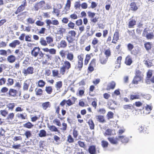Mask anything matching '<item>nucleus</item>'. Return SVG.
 <instances>
[{"label": "nucleus", "mask_w": 154, "mask_h": 154, "mask_svg": "<svg viewBox=\"0 0 154 154\" xmlns=\"http://www.w3.org/2000/svg\"><path fill=\"white\" fill-rule=\"evenodd\" d=\"M81 89H82L79 91V94L80 96H82L84 94L85 88L84 87H82L81 88Z\"/></svg>", "instance_id": "58"}, {"label": "nucleus", "mask_w": 154, "mask_h": 154, "mask_svg": "<svg viewBox=\"0 0 154 154\" xmlns=\"http://www.w3.org/2000/svg\"><path fill=\"white\" fill-rule=\"evenodd\" d=\"M130 99L132 101L134 100L139 99L140 96L138 94L135 93L134 94H131L129 95Z\"/></svg>", "instance_id": "25"}, {"label": "nucleus", "mask_w": 154, "mask_h": 154, "mask_svg": "<svg viewBox=\"0 0 154 154\" xmlns=\"http://www.w3.org/2000/svg\"><path fill=\"white\" fill-rule=\"evenodd\" d=\"M45 56L47 57V59L43 60L42 63L44 65H48L50 64L48 61L52 59V56L49 54H46Z\"/></svg>", "instance_id": "19"}, {"label": "nucleus", "mask_w": 154, "mask_h": 154, "mask_svg": "<svg viewBox=\"0 0 154 154\" xmlns=\"http://www.w3.org/2000/svg\"><path fill=\"white\" fill-rule=\"evenodd\" d=\"M144 46L147 51L151 49L152 48V44L151 42H146L144 44Z\"/></svg>", "instance_id": "37"}, {"label": "nucleus", "mask_w": 154, "mask_h": 154, "mask_svg": "<svg viewBox=\"0 0 154 154\" xmlns=\"http://www.w3.org/2000/svg\"><path fill=\"white\" fill-rule=\"evenodd\" d=\"M76 35V32L74 30H70L68 32L66 38L69 43V44L73 42L75 40Z\"/></svg>", "instance_id": "3"}, {"label": "nucleus", "mask_w": 154, "mask_h": 154, "mask_svg": "<svg viewBox=\"0 0 154 154\" xmlns=\"http://www.w3.org/2000/svg\"><path fill=\"white\" fill-rule=\"evenodd\" d=\"M143 79V77L134 76L132 81V83L134 85H137Z\"/></svg>", "instance_id": "17"}, {"label": "nucleus", "mask_w": 154, "mask_h": 154, "mask_svg": "<svg viewBox=\"0 0 154 154\" xmlns=\"http://www.w3.org/2000/svg\"><path fill=\"white\" fill-rule=\"evenodd\" d=\"M42 106L44 109L46 110L48 108L51 107V104L49 102H46L42 103Z\"/></svg>", "instance_id": "36"}, {"label": "nucleus", "mask_w": 154, "mask_h": 154, "mask_svg": "<svg viewBox=\"0 0 154 154\" xmlns=\"http://www.w3.org/2000/svg\"><path fill=\"white\" fill-rule=\"evenodd\" d=\"M145 64L146 65L148 68L152 66V63L150 60L148 59L145 61Z\"/></svg>", "instance_id": "64"}, {"label": "nucleus", "mask_w": 154, "mask_h": 154, "mask_svg": "<svg viewBox=\"0 0 154 154\" xmlns=\"http://www.w3.org/2000/svg\"><path fill=\"white\" fill-rule=\"evenodd\" d=\"M34 69L32 66H28L27 69H24L22 73L25 76H26L28 75L32 74L34 73Z\"/></svg>", "instance_id": "8"}, {"label": "nucleus", "mask_w": 154, "mask_h": 154, "mask_svg": "<svg viewBox=\"0 0 154 154\" xmlns=\"http://www.w3.org/2000/svg\"><path fill=\"white\" fill-rule=\"evenodd\" d=\"M7 68V65L6 64H2L0 65V73L3 72V69H5Z\"/></svg>", "instance_id": "59"}, {"label": "nucleus", "mask_w": 154, "mask_h": 154, "mask_svg": "<svg viewBox=\"0 0 154 154\" xmlns=\"http://www.w3.org/2000/svg\"><path fill=\"white\" fill-rule=\"evenodd\" d=\"M101 144L102 146L105 148L108 146V143L106 141L103 140L101 142Z\"/></svg>", "instance_id": "57"}, {"label": "nucleus", "mask_w": 154, "mask_h": 154, "mask_svg": "<svg viewBox=\"0 0 154 154\" xmlns=\"http://www.w3.org/2000/svg\"><path fill=\"white\" fill-rule=\"evenodd\" d=\"M72 99L73 101H72L70 99H69L67 100L65 99L63 100L60 103V105L62 106H64L65 104L66 103V105L68 106H71L74 104L76 98L74 97H72Z\"/></svg>", "instance_id": "5"}, {"label": "nucleus", "mask_w": 154, "mask_h": 154, "mask_svg": "<svg viewBox=\"0 0 154 154\" xmlns=\"http://www.w3.org/2000/svg\"><path fill=\"white\" fill-rule=\"evenodd\" d=\"M40 43L41 45L44 46H46L48 45L46 41L43 37H42L41 38L40 41Z\"/></svg>", "instance_id": "49"}, {"label": "nucleus", "mask_w": 154, "mask_h": 154, "mask_svg": "<svg viewBox=\"0 0 154 154\" xmlns=\"http://www.w3.org/2000/svg\"><path fill=\"white\" fill-rule=\"evenodd\" d=\"M18 92L17 90L13 88H11L9 89L8 94V96L15 97L17 96Z\"/></svg>", "instance_id": "10"}, {"label": "nucleus", "mask_w": 154, "mask_h": 154, "mask_svg": "<svg viewBox=\"0 0 154 154\" xmlns=\"http://www.w3.org/2000/svg\"><path fill=\"white\" fill-rule=\"evenodd\" d=\"M119 39V32L118 31H116L115 32L113 38V39L112 40V43L116 44L117 42Z\"/></svg>", "instance_id": "13"}, {"label": "nucleus", "mask_w": 154, "mask_h": 154, "mask_svg": "<svg viewBox=\"0 0 154 154\" xmlns=\"http://www.w3.org/2000/svg\"><path fill=\"white\" fill-rule=\"evenodd\" d=\"M136 21L132 18H130L128 23V27L129 28H134V26L136 24Z\"/></svg>", "instance_id": "29"}, {"label": "nucleus", "mask_w": 154, "mask_h": 154, "mask_svg": "<svg viewBox=\"0 0 154 154\" xmlns=\"http://www.w3.org/2000/svg\"><path fill=\"white\" fill-rule=\"evenodd\" d=\"M135 76L143 77V75L142 73V72L140 70H136L135 72Z\"/></svg>", "instance_id": "52"}, {"label": "nucleus", "mask_w": 154, "mask_h": 154, "mask_svg": "<svg viewBox=\"0 0 154 154\" xmlns=\"http://www.w3.org/2000/svg\"><path fill=\"white\" fill-rule=\"evenodd\" d=\"M45 91L48 94H51L53 91L52 87L50 86H46Z\"/></svg>", "instance_id": "32"}, {"label": "nucleus", "mask_w": 154, "mask_h": 154, "mask_svg": "<svg viewBox=\"0 0 154 154\" xmlns=\"http://www.w3.org/2000/svg\"><path fill=\"white\" fill-rule=\"evenodd\" d=\"M52 75L53 77H57L58 78L60 77L59 76V71L57 70L54 69L52 71Z\"/></svg>", "instance_id": "51"}, {"label": "nucleus", "mask_w": 154, "mask_h": 154, "mask_svg": "<svg viewBox=\"0 0 154 154\" xmlns=\"http://www.w3.org/2000/svg\"><path fill=\"white\" fill-rule=\"evenodd\" d=\"M148 126H140L139 128V130L140 132L147 133V128Z\"/></svg>", "instance_id": "48"}, {"label": "nucleus", "mask_w": 154, "mask_h": 154, "mask_svg": "<svg viewBox=\"0 0 154 154\" xmlns=\"http://www.w3.org/2000/svg\"><path fill=\"white\" fill-rule=\"evenodd\" d=\"M31 55L34 57H36L39 55L38 59H41L44 56V54L40 51L39 47H34L31 52Z\"/></svg>", "instance_id": "2"}, {"label": "nucleus", "mask_w": 154, "mask_h": 154, "mask_svg": "<svg viewBox=\"0 0 154 154\" xmlns=\"http://www.w3.org/2000/svg\"><path fill=\"white\" fill-rule=\"evenodd\" d=\"M25 41L27 42H32V35H26L25 37Z\"/></svg>", "instance_id": "54"}, {"label": "nucleus", "mask_w": 154, "mask_h": 154, "mask_svg": "<svg viewBox=\"0 0 154 154\" xmlns=\"http://www.w3.org/2000/svg\"><path fill=\"white\" fill-rule=\"evenodd\" d=\"M84 57V54H81L77 56L78 61L83 62Z\"/></svg>", "instance_id": "62"}, {"label": "nucleus", "mask_w": 154, "mask_h": 154, "mask_svg": "<svg viewBox=\"0 0 154 154\" xmlns=\"http://www.w3.org/2000/svg\"><path fill=\"white\" fill-rule=\"evenodd\" d=\"M88 16L89 18H90L91 21L93 23H95L98 21V20L99 19V17H95L96 13L91 12L90 11H88L87 12Z\"/></svg>", "instance_id": "7"}, {"label": "nucleus", "mask_w": 154, "mask_h": 154, "mask_svg": "<svg viewBox=\"0 0 154 154\" xmlns=\"http://www.w3.org/2000/svg\"><path fill=\"white\" fill-rule=\"evenodd\" d=\"M130 9L131 10L136 11L138 9V7L136 4V3L134 2H131L130 5Z\"/></svg>", "instance_id": "31"}, {"label": "nucleus", "mask_w": 154, "mask_h": 154, "mask_svg": "<svg viewBox=\"0 0 154 154\" xmlns=\"http://www.w3.org/2000/svg\"><path fill=\"white\" fill-rule=\"evenodd\" d=\"M27 5L26 0H24L22 2L21 5L19 6L17 8V10L15 12L14 14H18L24 10Z\"/></svg>", "instance_id": "6"}, {"label": "nucleus", "mask_w": 154, "mask_h": 154, "mask_svg": "<svg viewBox=\"0 0 154 154\" xmlns=\"http://www.w3.org/2000/svg\"><path fill=\"white\" fill-rule=\"evenodd\" d=\"M16 60V58L14 55H11L8 56L7 58L8 61L10 63H14Z\"/></svg>", "instance_id": "26"}, {"label": "nucleus", "mask_w": 154, "mask_h": 154, "mask_svg": "<svg viewBox=\"0 0 154 154\" xmlns=\"http://www.w3.org/2000/svg\"><path fill=\"white\" fill-rule=\"evenodd\" d=\"M104 54L106 55V57H108L110 56L111 53V51L109 48L105 50Z\"/></svg>", "instance_id": "63"}, {"label": "nucleus", "mask_w": 154, "mask_h": 154, "mask_svg": "<svg viewBox=\"0 0 154 154\" xmlns=\"http://www.w3.org/2000/svg\"><path fill=\"white\" fill-rule=\"evenodd\" d=\"M132 62V58L130 55H128L125 57V63L127 65H131Z\"/></svg>", "instance_id": "23"}, {"label": "nucleus", "mask_w": 154, "mask_h": 154, "mask_svg": "<svg viewBox=\"0 0 154 154\" xmlns=\"http://www.w3.org/2000/svg\"><path fill=\"white\" fill-rule=\"evenodd\" d=\"M71 6V1L70 0H67L66 3L65 5L64 9L66 11H69L70 9Z\"/></svg>", "instance_id": "44"}, {"label": "nucleus", "mask_w": 154, "mask_h": 154, "mask_svg": "<svg viewBox=\"0 0 154 154\" xmlns=\"http://www.w3.org/2000/svg\"><path fill=\"white\" fill-rule=\"evenodd\" d=\"M106 116L108 119H112L113 118L114 113L112 112L109 111L108 112Z\"/></svg>", "instance_id": "53"}, {"label": "nucleus", "mask_w": 154, "mask_h": 154, "mask_svg": "<svg viewBox=\"0 0 154 154\" xmlns=\"http://www.w3.org/2000/svg\"><path fill=\"white\" fill-rule=\"evenodd\" d=\"M15 104L14 103H9L7 105V107L9 110L12 111L15 106Z\"/></svg>", "instance_id": "47"}, {"label": "nucleus", "mask_w": 154, "mask_h": 154, "mask_svg": "<svg viewBox=\"0 0 154 154\" xmlns=\"http://www.w3.org/2000/svg\"><path fill=\"white\" fill-rule=\"evenodd\" d=\"M152 107L151 105H146L145 109L143 111V113L145 114H149L152 109Z\"/></svg>", "instance_id": "24"}, {"label": "nucleus", "mask_w": 154, "mask_h": 154, "mask_svg": "<svg viewBox=\"0 0 154 154\" xmlns=\"http://www.w3.org/2000/svg\"><path fill=\"white\" fill-rule=\"evenodd\" d=\"M68 26L69 29H74L75 26V24L72 21H70L68 24Z\"/></svg>", "instance_id": "60"}, {"label": "nucleus", "mask_w": 154, "mask_h": 154, "mask_svg": "<svg viewBox=\"0 0 154 154\" xmlns=\"http://www.w3.org/2000/svg\"><path fill=\"white\" fill-rule=\"evenodd\" d=\"M26 11H25L23 12L20 13L17 16V19L20 21H22L26 17L25 13H26Z\"/></svg>", "instance_id": "22"}, {"label": "nucleus", "mask_w": 154, "mask_h": 154, "mask_svg": "<svg viewBox=\"0 0 154 154\" xmlns=\"http://www.w3.org/2000/svg\"><path fill=\"white\" fill-rule=\"evenodd\" d=\"M46 39L47 44H49L50 47H53L54 46V43H52L53 42V38L51 36H49L46 37Z\"/></svg>", "instance_id": "15"}, {"label": "nucleus", "mask_w": 154, "mask_h": 154, "mask_svg": "<svg viewBox=\"0 0 154 154\" xmlns=\"http://www.w3.org/2000/svg\"><path fill=\"white\" fill-rule=\"evenodd\" d=\"M142 36L145 37L148 40H151L154 38V34L151 30L148 28L144 29L142 33Z\"/></svg>", "instance_id": "4"}, {"label": "nucleus", "mask_w": 154, "mask_h": 154, "mask_svg": "<svg viewBox=\"0 0 154 154\" xmlns=\"http://www.w3.org/2000/svg\"><path fill=\"white\" fill-rule=\"evenodd\" d=\"M8 82L7 85L8 86H11L13 85L14 83V81L13 79L9 78L7 80Z\"/></svg>", "instance_id": "56"}, {"label": "nucleus", "mask_w": 154, "mask_h": 154, "mask_svg": "<svg viewBox=\"0 0 154 154\" xmlns=\"http://www.w3.org/2000/svg\"><path fill=\"white\" fill-rule=\"evenodd\" d=\"M91 58V57L89 54H87L86 55L85 57L84 60V65L86 66L89 63V62Z\"/></svg>", "instance_id": "45"}, {"label": "nucleus", "mask_w": 154, "mask_h": 154, "mask_svg": "<svg viewBox=\"0 0 154 154\" xmlns=\"http://www.w3.org/2000/svg\"><path fill=\"white\" fill-rule=\"evenodd\" d=\"M96 66V59H93L91 61L88 68V72H91L94 70V67Z\"/></svg>", "instance_id": "9"}, {"label": "nucleus", "mask_w": 154, "mask_h": 154, "mask_svg": "<svg viewBox=\"0 0 154 154\" xmlns=\"http://www.w3.org/2000/svg\"><path fill=\"white\" fill-rule=\"evenodd\" d=\"M68 52V50L65 51L62 50L59 52V54L62 58H64L66 57V56L67 55V54Z\"/></svg>", "instance_id": "46"}, {"label": "nucleus", "mask_w": 154, "mask_h": 154, "mask_svg": "<svg viewBox=\"0 0 154 154\" xmlns=\"http://www.w3.org/2000/svg\"><path fill=\"white\" fill-rule=\"evenodd\" d=\"M59 45L60 48H66L67 46V42L65 40H62L59 44Z\"/></svg>", "instance_id": "34"}, {"label": "nucleus", "mask_w": 154, "mask_h": 154, "mask_svg": "<svg viewBox=\"0 0 154 154\" xmlns=\"http://www.w3.org/2000/svg\"><path fill=\"white\" fill-rule=\"evenodd\" d=\"M119 141H121L122 143H128L129 140L128 138L125 136H119Z\"/></svg>", "instance_id": "21"}, {"label": "nucleus", "mask_w": 154, "mask_h": 154, "mask_svg": "<svg viewBox=\"0 0 154 154\" xmlns=\"http://www.w3.org/2000/svg\"><path fill=\"white\" fill-rule=\"evenodd\" d=\"M83 62H82L81 61H77V68L79 70L81 71L82 70L83 66Z\"/></svg>", "instance_id": "50"}, {"label": "nucleus", "mask_w": 154, "mask_h": 154, "mask_svg": "<svg viewBox=\"0 0 154 154\" xmlns=\"http://www.w3.org/2000/svg\"><path fill=\"white\" fill-rule=\"evenodd\" d=\"M88 150L89 152L91 154H95L96 150L95 146H90Z\"/></svg>", "instance_id": "42"}, {"label": "nucleus", "mask_w": 154, "mask_h": 154, "mask_svg": "<svg viewBox=\"0 0 154 154\" xmlns=\"http://www.w3.org/2000/svg\"><path fill=\"white\" fill-rule=\"evenodd\" d=\"M29 86V83H28L27 80L25 81L23 83V91H28Z\"/></svg>", "instance_id": "40"}, {"label": "nucleus", "mask_w": 154, "mask_h": 154, "mask_svg": "<svg viewBox=\"0 0 154 154\" xmlns=\"http://www.w3.org/2000/svg\"><path fill=\"white\" fill-rule=\"evenodd\" d=\"M108 58L105 56L101 55L100 56L99 61L102 64H105L107 61Z\"/></svg>", "instance_id": "28"}, {"label": "nucleus", "mask_w": 154, "mask_h": 154, "mask_svg": "<svg viewBox=\"0 0 154 154\" xmlns=\"http://www.w3.org/2000/svg\"><path fill=\"white\" fill-rule=\"evenodd\" d=\"M45 4V2L44 1H42L35 4L34 6L35 10L37 11L38 10L42 7Z\"/></svg>", "instance_id": "11"}, {"label": "nucleus", "mask_w": 154, "mask_h": 154, "mask_svg": "<svg viewBox=\"0 0 154 154\" xmlns=\"http://www.w3.org/2000/svg\"><path fill=\"white\" fill-rule=\"evenodd\" d=\"M37 84L38 87L40 88H43L45 85V82L42 80H40L38 81Z\"/></svg>", "instance_id": "43"}, {"label": "nucleus", "mask_w": 154, "mask_h": 154, "mask_svg": "<svg viewBox=\"0 0 154 154\" xmlns=\"http://www.w3.org/2000/svg\"><path fill=\"white\" fill-rule=\"evenodd\" d=\"M42 50L44 52H49L50 54H55L56 53V50L54 48L49 49L48 48H42Z\"/></svg>", "instance_id": "14"}, {"label": "nucleus", "mask_w": 154, "mask_h": 154, "mask_svg": "<svg viewBox=\"0 0 154 154\" xmlns=\"http://www.w3.org/2000/svg\"><path fill=\"white\" fill-rule=\"evenodd\" d=\"M62 64V66L60 68V74L63 75L69 72V69L71 67V65L69 61L66 60H63V63Z\"/></svg>", "instance_id": "1"}, {"label": "nucleus", "mask_w": 154, "mask_h": 154, "mask_svg": "<svg viewBox=\"0 0 154 154\" xmlns=\"http://www.w3.org/2000/svg\"><path fill=\"white\" fill-rule=\"evenodd\" d=\"M81 6L80 2H76L74 4V7L75 9H79Z\"/></svg>", "instance_id": "61"}, {"label": "nucleus", "mask_w": 154, "mask_h": 154, "mask_svg": "<svg viewBox=\"0 0 154 154\" xmlns=\"http://www.w3.org/2000/svg\"><path fill=\"white\" fill-rule=\"evenodd\" d=\"M115 134V132L114 130L108 129L104 133V135L105 136L106 135H113Z\"/></svg>", "instance_id": "30"}, {"label": "nucleus", "mask_w": 154, "mask_h": 154, "mask_svg": "<svg viewBox=\"0 0 154 154\" xmlns=\"http://www.w3.org/2000/svg\"><path fill=\"white\" fill-rule=\"evenodd\" d=\"M63 83L62 81H59L57 82L55 84V87L57 91H61L60 89L62 87Z\"/></svg>", "instance_id": "27"}, {"label": "nucleus", "mask_w": 154, "mask_h": 154, "mask_svg": "<svg viewBox=\"0 0 154 154\" xmlns=\"http://www.w3.org/2000/svg\"><path fill=\"white\" fill-rule=\"evenodd\" d=\"M109 141L112 144H117L119 141V136L116 137H109L108 138Z\"/></svg>", "instance_id": "18"}, {"label": "nucleus", "mask_w": 154, "mask_h": 154, "mask_svg": "<svg viewBox=\"0 0 154 154\" xmlns=\"http://www.w3.org/2000/svg\"><path fill=\"white\" fill-rule=\"evenodd\" d=\"M35 94L37 96H41L42 95L43 93V91L41 88H39L35 90Z\"/></svg>", "instance_id": "41"}, {"label": "nucleus", "mask_w": 154, "mask_h": 154, "mask_svg": "<svg viewBox=\"0 0 154 154\" xmlns=\"http://www.w3.org/2000/svg\"><path fill=\"white\" fill-rule=\"evenodd\" d=\"M97 120L100 123H104L106 122L104 116L101 115H98L96 116Z\"/></svg>", "instance_id": "33"}, {"label": "nucleus", "mask_w": 154, "mask_h": 154, "mask_svg": "<svg viewBox=\"0 0 154 154\" xmlns=\"http://www.w3.org/2000/svg\"><path fill=\"white\" fill-rule=\"evenodd\" d=\"M54 61L57 65H59L61 61L60 57L58 55H56L54 57Z\"/></svg>", "instance_id": "38"}, {"label": "nucleus", "mask_w": 154, "mask_h": 154, "mask_svg": "<svg viewBox=\"0 0 154 154\" xmlns=\"http://www.w3.org/2000/svg\"><path fill=\"white\" fill-rule=\"evenodd\" d=\"M17 116L18 118H20L23 119H25L27 117V115L25 113L23 114H18Z\"/></svg>", "instance_id": "55"}, {"label": "nucleus", "mask_w": 154, "mask_h": 154, "mask_svg": "<svg viewBox=\"0 0 154 154\" xmlns=\"http://www.w3.org/2000/svg\"><path fill=\"white\" fill-rule=\"evenodd\" d=\"M123 107L125 110H131L134 107L131 104H128L123 105Z\"/></svg>", "instance_id": "39"}, {"label": "nucleus", "mask_w": 154, "mask_h": 154, "mask_svg": "<svg viewBox=\"0 0 154 154\" xmlns=\"http://www.w3.org/2000/svg\"><path fill=\"white\" fill-rule=\"evenodd\" d=\"M20 42L18 40H16L13 41L9 44V46L12 48H15L17 46L20 45Z\"/></svg>", "instance_id": "20"}, {"label": "nucleus", "mask_w": 154, "mask_h": 154, "mask_svg": "<svg viewBox=\"0 0 154 154\" xmlns=\"http://www.w3.org/2000/svg\"><path fill=\"white\" fill-rule=\"evenodd\" d=\"M116 83L114 81H112L109 82L107 85L106 90L109 91L114 89L116 86Z\"/></svg>", "instance_id": "16"}, {"label": "nucleus", "mask_w": 154, "mask_h": 154, "mask_svg": "<svg viewBox=\"0 0 154 154\" xmlns=\"http://www.w3.org/2000/svg\"><path fill=\"white\" fill-rule=\"evenodd\" d=\"M74 56L73 54L71 52H68L66 55V59L70 61H72L74 60Z\"/></svg>", "instance_id": "35"}, {"label": "nucleus", "mask_w": 154, "mask_h": 154, "mask_svg": "<svg viewBox=\"0 0 154 154\" xmlns=\"http://www.w3.org/2000/svg\"><path fill=\"white\" fill-rule=\"evenodd\" d=\"M99 41L96 37H94L92 39L91 42V45L92 47L94 49L97 48V46L99 45Z\"/></svg>", "instance_id": "12"}]
</instances>
